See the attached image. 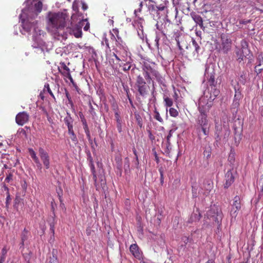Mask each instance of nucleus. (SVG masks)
Returning a JSON list of instances; mask_svg holds the SVG:
<instances>
[{
  "mask_svg": "<svg viewBox=\"0 0 263 263\" xmlns=\"http://www.w3.org/2000/svg\"><path fill=\"white\" fill-rule=\"evenodd\" d=\"M65 26V17L62 13H53L49 16L48 23V30L57 33L59 29H62Z\"/></svg>",
  "mask_w": 263,
  "mask_h": 263,
  "instance_id": "1",
  "label": "nucleus"
},
{
  "mask_svg": "<svg viewBox=\"0 0 263 263\" xmlns=\"http://www.w3.org/2000/svg\"><path fill=\"white\" fill-rule=\"evenodd\" d=\"M205 98H201L199 100L198 109L199 112L198 116L197 122L200 126H207L208 124L207 113L209 112L210 106L204 105Z\"/></svg>",
  "mask_w": 263,
  "mask_h": 263,
  "instance_id": "2",
  "label": "nucleus"
},
{
  "mask_svg": "<svg viewBox=\"0 0 263 263\" xmlns=\"http://www.w3.org/2000/svg\"><path fill=\"white\" fill-rule=\"evenodd\" d=\"M142 69L143 71V76L145 79L149 82L152 80L151 75L154 76L156 80L160 84L163 83V78L160 73L154 68H153L148 63H145L143 65Z\"/></svg>",
  "mask_w": 263,
  "mask_h": 263,
  "instance_id": "3",
  "label": "nucleus"
},
{
  "mask_svg": "<svg viewBox=\"0 0 263 263\" xmlns=\"http://www.w3.org/2000/svg\"><path fill=\"white\" fill-rule=\"evenodd\" d=\"M89 166L92 175L94 185L96 187V190L99 191L101 188H103L106 185L105 176L102 174H100L97 176L92 158H90L89 159Z\"/></svg>",
  "mask_w": 263,
  "mask_h": 263,
  "instance_id": "4",
  "label": "nucleus"
},
{
  "mask_svg": "<svg viewBox=\"0 0 263 263\" xmlns=\"http://www.w3.org/2000/svg\"><path fill=\"white\" fill-rule=\"evenodd\" d=\"M207 216L212 218L213 220L220 224L223 218V213L221 208L217 205L213 204L211 205L210 209L207 212Z\"/></svg>",
  "mask_w": 263,
  "mask_h": 263,
  "instance_id": "5",
  "label": "nucleus"
},
{
  "mask_svg": "<svg viewBox=\"0 0 263 263\" xmlns=\"http://www.w3.org/2000/svg\"><path fill=\"white\" fill-rule=\"evenodd\" d=\"M135 85L140 96L144 97L148 94L150 87L147 84L143 77L140 75L137 77Z\"/></svg>",
  "mask_w": 263,
  "mask_h": 263,
  "instance_id": "6",
  "label": "nucleus"
},
{
  "mask_svg": "<svg viewBox=\"0 0 263 263\" xmlns=\"http://www.w3.org/2000/svg\"><path fill=\"white\" fill-rule=\"evenodd\" d=\"M232 40L225 34L221 35V44L217 45L216 48L219 52L227 53L232 48Z\"/></svg>",
  "mask_w": 263,
  "mask_h": 263,
  "instance_id": "7",
  "label": "nucleus"
},
{
  "mask_svg": "<svg viewBox=\"0 0 263 263\" xmlns=\"http://www.w3.org/2000/svg\"><path fill=\"white\" fill-rule=\"evenodd\" d=\"M241 49H238L236 52L237 60L239 63L243 61L246 58L247 53L250 52L248 49V43L245 40L241 41Z\"/></svg>",
  "mask_w": 263,
  "mask_h": 263,
  "instance_id": "8",
  "label": "nucleus"
},
{
  "mask_svg": "<svg viewBox=\"0 0 263 263\" xmlns=\"http://www.w3.org/2000/svg\"><path fill=\"white\" fill-rule=\"evenodd\" d=\"M115 51L121 57L125 58L128 55V48L123 41L117 40L116 42Z\"/></svg>",
  "mask_w": 263,
  "mask_h": 263,
  "instance_id": "9",
  "label": "nucleus"
},
{
  "mask_svg": "<svg viewBox=\"0 0 263 263\" xmlns=\"http://www.w3.org/2000/svg\"><path fill=\"white\" fill-rule=\"evenodd\" d=\"M241 199L238 196H236L233 199L232 208L230 211V215L232 218H235L237 215L238 212L241 209Z\"/></svg>",
  "mask_w": 263,
  "mask_h": 263,
  "instance_id": "10",
  "label": "nucleus"
},
{
  "mask_svg": "<svg viewBox=\"0 0 263 263\" xmlns=\"http://www.w3.org/2000/svg\"><path fill=\"white\" fill-rule=\"evenodd\" d=\"M234 89L235 95L232 105L234 108H238L240 105V101L243 98V95L241 93L240 86L238 83L234 86Z\"/></svg>",
  "mask_w": 263,
  "mask_h": 263,
  "instance_id": "11",
  "label": "nucleus"
},
{
  "mask_svg": "<svg viewBox=\"0 0 263 263\" xmlns=\"http://www.w3.org/2000/svg\"><path fill=\"white\" fill-rule=\"evenodd\" d=\"M213 183H211L210 181H205L202 184L200 185L199 193L200 195H202V196H208L213 189Z\"/></svg>",
  "mask_w": 263,
  "mask_h": 263,
  "instance_id": "12",
  "label": "nucleus"
},
{
  "mask_svg": "<svg viewBox=\"0 0 263 263\" xmlns=\"http://www.w3.org/2000/svg\"><path fill=\"white\" fill-rule=\"evenodd\" d=\"M60 66L58 67V70L59 72L64 77L68 79L72 83H74L73 78L70 74V70L69 68L66 66L64 62H61L60 63Z\"/></svg>",
  "mask_w": 263,
  "mask_h": 263,
  "instance_id": "13",
  "label": "nucleus"
},
{
  "mask_svg": "<svg viewBox=\"0 0 263 263\" xmlns=\"http://www.w3.org/2000/svg\"><path fill=\"white\" fill-rule=\"evenodd\" d=\"M39 156L46 169L50 167V158L48 153L42 147L39 148Z\"/></svg>",
  "mask_w": 263,
  "mask_h": 263,
  "instance_id": "14",
  "label": "nucleus"
},
{
  "mask_svg": "<svg viewBox=\"0 0 263 263\" xmlns=\"http://www.w3.org/2000/svg\"><path fill=\"white\" fill-rule=\"evenodd\" d=\"M35 17H27L26 20H22V26L24 30L27 32H30L32 28H34L37 24V21H34Z\"/></svg>",
  "mask_w": 263,
  "mask_h": 263,
  "instance_id": "15",
  "label": "nucleus"
},
{
  "mask_svg": "<svg viewBox=\"0 0 263 263\" xmlns=\"http://www.w3.org/2000/svg\"><path fill=\"white\" fill-rule=\"evenodd\" d=\"M29 119V115L26 111L20 112L15 117L16 123L20 126H23L27 123Z\"/></svg>",
  "mask_w": 263,
  "mask_h": 263,
  "instance_id": "16",
  "label": "nucleus"
},
{
  "mask_svg": "<svg viewBox=\"0 0 263 263\" xmlns=\"http://www.w3.org/2000/svg\"><path fill=\"white\" fill-rule=\"evenodd\" d=\"M226 182L224 184L225 189L228 188L234 181V177L231 170H229L225 174Z\"/></svg>",
  "mask_w": 263,
  "mask_h": 263,
  "instance_id": "17",
  "label": "nucleus"
},
{
  "mask_svg": "<svg viewBox=\"0 0 263 263\" xmlns=\"http://www.w3.org/2000/svg\"><path fill=\"white\" fill-rule=\"evenodd\" d=\"M129 251L135 257L138 259H140L141 254L139 251V248L136 243H134L130 245L129 247Z\"/></svg>",
  "mask_w": 263,
  "mask_h": 263,
  "instance_id": "18",
  "label": "nucleus"
},
{
  "mask_svg": "<svg viewBox=\"0 0 263 263\" xmlns=\"http://www.w3.org/2000/svg\"><path fill=\"white\" fill-rule=\"evenodd\" d=\"M28 152L29 153V155L31 156V158L33 159V160L36 164L37 167L39 169L41 170L42 169V164L41 163L39 158L37 157L35 151L32 148H29L28 149Z\"/></svg>",
  "mask_w": 263,
  "mask_h": 263,
  "instance_id": "19",
  "label": "nucleus"
},
{
  "mask_svg": "<svg viewBox=\"0 0 263 263\" xmlns=\"http://www.w3.org/2000/svg\"><path fill=\"white\" fill-rule=\"evenodd\" d=\"M190 14L196 24L198 25L200 28L203 29L204 27L203 26V20L201 16L196 12H192Z\"/></svg>",
  "mask_w": 263,
  "mask_h": 263,
  "instance_id": "20",
  "label": "nucleus"
},
{
  "mask_svg": "<svg viewBox=\"0 0 263 263\" xmlns=\"http://www.w3.org/2000/svg\"><path fill=\"white\" fill-rule=\"evenodd\" d=\"M114 110L115 111V120L117 122L116 126H117L118 131L119 133H121L122 131V121L120 115L117 110L115 109V108L114 109Z\"/></svg>",
  "mask_w": 263,
  "mask_h": 263,
  "instance_id": "21",
  "label": "nucleus"
},
{
  "mask_svg": "<svg viewBox=\"0 0 263 263\" xmlns=\"http://www.w3.org/2000/svg\"><path fill=\"white\" fill-rule=\"evenodd\" d=\"M201 215L199 211L197 209L195 212L193 213L187 220L189 223H192L193 222L198 221L201 218Z\"/></svg>",
  "mask_w": 263,
  "mask_h": 263,
  "instance_id": "22",
  "label": "nucleus"
},
{
  "mask_svg": "<svg viewBox=\"0 0 263 263\" xmlns=\"http://www.w3.org/2000/svg\"><path fill=\"white\" fill-rule=\"evenodd\" d=\"M64 122L67 125L68 129L73 127V119L72 118L69 112H67V116L64 118Z\"/></svg>",
  "mask_w": 263,
  "mask_h": 263,
  "instance_id": "23",
  "label": "nucleus"
},
{
  "mask_svg": "<svg viewBox=\"0 0 263 263\" xmlns=\"http://www.w3.org/2000/svg\"><path fill=\"white\" fill-rule=\"evenodd\" d=\"M111 34V39L112 40H115L116 42L117 40L122 41L121 37L119 36V31L118 29H113L110 32Z\"/></svg>",
  "mask_w": 263,
  "mask_h": 263,
  "instance_id": "24",
  "label": "nucleus"
},
{
  "mask_svg": "<svg viewBox=\"0 0 263 263\" xmlns=\"http://www.w3.org/2000/svg\"><path fill=\"white\" fill-rule=\"evenodd\" d=\"M71 34H73L74 36L77 38H79L82 36V32L81 27L76 26L72 30Z\"/></svg>",
  "mask_w": 263,
  "mask_h": 263,
  "instance_id": "25",
  "label": "nucleus"
},
{
  "mask_svg": "<svg viewBox=\"0 0 263 263\" xmlns=\"http://www.w3.org/2000/svg\"><path fill=\"white\" fill-rule=\"evenodd\" d=\"M28 231L26 229H24L23 232H22V234L21 235V247H24L25 241L27 240L28 239Z\"/></svg>",
  "mask_w": 263,
  "mask_h": 263,
  "instance_id": "26",
  "label": "nucleus"
},
{
  "mask_svg": "<svg viewBox=\"0 0 263 263\" xmlns=\"http://www.w3.org/2000/svg\"><path fill=\"white\" fill-rule=\"evenodd\" d=\"M8 252V249L6 246L3 247L1 250V256H0V263H4L5 261L7 254Z\"/></svg>",
  "mask_w": 263,
  "mask_h": 263,
  "instance_id": "27",
  "label": "nucleus"
},
{
  "mask_svg": "<svg viewBox=\"0 0 263 263\" xmlns=\"http://www.w3.org/2000/svg\"><path fill=\"white\" fill-rule=\"evenodd\" d=\"M68 134L70 135V138L72 142L74 144H77L78 143V139L76 135L74 133L73 127L68 129Z\"/></svg>",
  "mask_w": 263,
  "mask_h": 263,
  "instance_id": "28",
  "label": "nucleus"
},
{
  "mask_svg": "<svg viewBox=\"0 0 263 263\" xmlns=\"http://www.w3.org/2000/svg\"><path fill=\"white\" fill-rule=\"evenodd\" d=\"M163 100H164L165 106L166 107H171L172 106H173V101L172 99H171L167 96H164L163 97Z\"/></svg>",
  "mask_w": 263,
  "mask_h": 263,
  "instance_id": "29",
  "label": "nucleus"
},
{
  "mask_svg": "<svg viewBox=\"0 0 263 263\" xmlns=\"http://www.w3.org/2000/svg\"><path fill=\"white\" fill-rule=\"evenodd\" d=\"M228 161L232 165H234L235 161V153L234 150L231 149L228 156Z\"/></svg>",
  "mask_w": 263,
  "mask_h": 263,
  "instance_id": "30",
  "label": "nucleus"
},
{
  "mask_svg": "<svg viewBox=\"0 0 263 263\" xmlns=\"http://www.w3.org/2000/svg\"><path fill=\"white\" fill-rule=\"evenodd\" d=\"M135 117L137 124L140 128H142L143 126V120L142 117L139 114L136 112L135 113Z\"/></svg>",
  "mask_w": 263,
  "mask_h": 263,
  "instance_id": "31",
  "label": "nucleus"
},
{
  "mask_svg": "<svg viewBox=\"0 0 263 263\" xmlns=\"http://www.w3.org/2000/svg\"><path fill=\"white\" fill-rule=\"evenodd\" d=\"M192 196L193 198H196L198 196H202V195H200L199 193V189L196 185H193L192 187Z\"/></svg>",
  "mask_w": 263,
  "mask_h": 263,
  "instance_id": "32",
  "label": "nucleus"
},
{
  "mask_svg": "<svg viewBox=\"0 0 263 263\" xmlns=\"http://www.w3.org/2000/svg\"><path fill=\"white\" fill-rule=\"evenodd\" d=\"M154 118L160 123L163 122V120L160 115L156 107H155Z\"/></svg>",
  "mask_w": 263,
  "mask_h": 263,
  "instance_id": "33",
  "label": "nucleus"
},
{
  "mask_svg": "<svg viewBox=\"0 0 263 263\" xmlns=\"http://www.w3.org/2000/svg\"><path fill=\"white\" fill-rule=\"evenodd\" d=\"M57 193L58 194V196L59 197V199L60 202L61 203V206L64 205V203H63L62 196H63V190L60 187L58 189H57Z\"/></svg>",
  "mask_w": 263,
  "mask_h": 263,
  "instance_id": "34",
  "label": "nucleus"
},
{
  "mask_svg": "<svg viewBox=\"0 0 263 263\" xmlns=\"http://www.w3.org/2000/svg\"><path fill=\"white\" fill-rule=\"evenodd\" d=\"M169 114L171 117L176 118L179 115L178 110L173 107H171L169 109Z\"/></svg>",
  "mask_w": 263,
  "mask_h": 263,
  "instance_id": "35",
  "label": "nucleus"
},
{
  "mask_svg": "<svg viewBox=\"0 0 263 263\" xmlns=\"http://www.w3.org/2000/svg\"><path fill=\"white\" fill-rule=\"evenodd\" d=\"M43 4L41 1H39L35 4L34 8L37 13L41 12L42 10Z\"/></svg>",
  "mask_w": 263,
  "mask_h": 263,
  "instance_id": "36",
  "label": "nucleus"
},
{
  "mask_svg": "<svg viewBox=\"0 0 263 263\" xmlns=\"http://www.w3.org/2000/svg\"><path fill=\"white\" fill-rule=\"evenodd\" d=\"M46 91H47L54 100L55 99V98L53 92L50 88L49 85L48 83L46 84L44 86V91L45 92Z\"/></svg>",
  "mask_w": 263,
  "mask_h": 263,
  "instance_id": "37",
  "label": "nucleus"
},
{
  "mask_svg": "<svg viewBox=\"0 0 263 263\" xmlns=\"http://www.w3.org/2000/svg\"><path fill=\"white\" fill-rule=\"evenodd\" d=\"M208 83L209 85L211 86H215L216 82L215 80V77L213 74H211L210 76V78L208 80Z\"/></svg>",
  "mask_w": 263,
  "mask_h": 263,
  "instance_id": "38",
  "label": "nucleus"
},
{
  "mask_svg": "<svg viewBox=\"0 0 263 263\" xmlns=\"http://www.w3.org/2000/svg\"><path fill=\"white\" fill-rule=\"evenodd\" d=\"M115 160L118 167H121L122 165V157L120 154H118L115 156Z\"/></svg>",
  "mask_w": 263,
  "mask_h": 263,
  "instance_id": "39",
  "label": "nucleus"
},
{
  "mask_svg": "<svg viewBox=\"0 0 263 263\" xmlns=\"http://www.w3.org/2000/svg\"><path fill=\"white\" fill-rule=\"evenodd\" d=\"M175 130L174 129H171L169 132L168 135L166 137V141H167V148L168 149V147L171 145L170 139L172 136V134L174 133Z\"/></svg>",
  "mask_w": 263,
  "mask_h": 263,
  "instance_id": "40",
  "label": "nucleus"
},
{
  "mask_svg": "<svg viewBox=\"0 0 263 263\" xmlns=\"http://www.w3.org/2000/svg\"><path fill=\"white\" fill-rule=\"evenodd\" d=\"M7 177L5 178V181L7 183H9L13 179V173L11 172H8V173L6 174Z\"/></svg>",
  "mask_w": 263,
  "mask_h": 263,
  "instance_id": "41",
  "label": "nucleus"
},
{
  "mask_svg": "<svg viewBox=\"0 0 263 263\" xmlns=\"http://www.w3.org/2000/svg\"><path fill=\"white\" fill-rule=\"evenodd\" d=\"M192 45L195 48V51L197 54H198L199 51L200 49V46L198 44V43L196 42V41L194 39H192Z\"/></svg>",
  "mask_w": 263,
  "mask_h": 263,
  "instance_id": "42",
  "label": "nucleus"
},
{
  "mask_svg": "<svg viewBox=\"0 0 263 263\" xmlns=\"http://www.w3.org/2000/svg\"><path fill=\"white\" fill-rule=\"evenodd\" d=\"M11 198L10 197V193H7V197L6 198V208H9Z\"/></svg>",
  "mask_w": 263,
  "mask_h": 263,
  "instance_id": "43",
  "label": "nucleus"
},
{
  "mask_svg": "<svg viewBox=\"0 0 263 263\" xmlns=\"http://www.w3.org/2000/svg\"><path fill=\"white\" fill-rule=\"evenodd\" d=\"M261 66V64L260 63L255 67V71L257 74L261 73V72L263 70V67H260Z\"/></svg>",
  "mask_w": 263,
  "mask_h": 263,
  "instance_id": "44",
  "label": "nucleus"
},
{
  "mask_svg": "<svg viewBox=\"0 0 263 263\" xmlns=\"http://www.w3.org/2000/svg\"><path fill=\"white\" fill-rule=\"evenodd\" d=\"M204 157H205L207 159L210 158L211 155V151L210 149H206L203 152Z\"/></svg>",
  "mask_w": 263,
  "mask_h": 263,
  "instance_id": "45",
  "label": "nucleus"
},
{
  "mask_svg": "<svg viewBox=\"0 0 263 263\" xmlns=\"http://www.w3.org/2000/svg\"><path fill=\"white\" fill-rule=\"evenodd\" d=\"M44 112L46 114L47 120L49 123L50 124V126L52 127V125L54 124V122L53 121V119L49 116L46 110H44Z\"/></svg>",
  "mask_w": 263,
  "mask_h": 263,
  "instance_id": "46",
  "label": "nucleus"
},
{
  "mask_svg": "<svg viewBox=\"0 0 263 263\" xmlns=\"http://www.w3.org/2000/svg\"><path fill=\"white\" fill-rule=\"evenodd\" d=\"M49 226H50V231L52 233L53 235H54V226H55V222H54V218H53V221L52 222H50Z\"/></svg>",
  "mask_w": 263,
  "mask_h": 263,
  "instance_id": "47",
  "label": "nucleus"
},
{
  "mask_svg": "<svg viewBox=\"0 0 263 263\" xmlns=\"http://www.w3.org/2000/svg\"><path fill=\"white\" fill-rule=\"evenodd\" d=\"M79 117L81 119V121L82 124L87 123L86 120L83 114L82 113V112L80 111L79 112Z\"/></svg>",
  "mask_w": 263,
  "mask_h": 263,
  "instance_id": "48",
  "label": "nucleus"
},
{
  "mask_svg": "<svg viewBox=\"0 0 263 263\" xmlns=\"http://www.w3.org/2000/svg\"><path fill=\"white\" fill-rule=\"evenodd\" d=\"M133 153L135 156V159H136V164L137 165H139V159H138V154H137V151L136 149V148L135 147H134L133 148Z\"/></svg>",
  "mask_w": 263,
  "mask_h": 263,
  "instance_id": "49",
  "label": "nucleus"
},
{
  "mask_svg": "<svg viewBox=\"0 0 263 263\" xmlns=\"http://www.w3.org/2000/svg\"><path fill=\"white\" fill-rule=\"evenodd\" d=\"M159 172L160 174V181H161V183H163V180H164V176H163V170L162 167H160L159 169Z\"/></svg>",
  "mask_w": 263,
  "mask_h": 263,
  "instance_id": "50",
  "label": "nucleus"
},
{
  "mask_svg": "<svg viewBox=\"0 0 263 263\" xmlns=\"http://www.w3.org/2000/svg\"><path fill=\"white\" fill-rule=\"evenodd\" d=\"M66 96L68 100L69 103L70 104L71 107L73 106V103L71 100V97L68 92H66Z\"/></svg>",
  "mask_w": 263,
  "mask_h": 263,
  "instance_id": "51",
  "label": "nucleus"
},
{
  "mask_svg": "<svg viewBox=\"0 0 263 263\" xmlns=\"http://www.w3.org/2000/svg\"><path fill=\"white\" fill-rule=\"evenodd\" d=\"M130 68H131V65L130 64V63H127L126 64H124L123 68V70L124 71H127L129 70L130 69Z\"/></svg>",
  "mask_w": 263,
  "mask_h": 263,
  "instance_id": "52",
  "label": "nucleus"
},
{
  "mask_svg": "<svg viewBox=\"0 0 263 263\" xmlns=\"http://www.w3.org/2000/svg\"><path fill=\"white\" fill-rule=\"evenodd\" d=\"M251 21H252L251 20H240L239 21V25H241V24L246 25L248 23H251Z\"/></svg>",
  "mask_w": 263,
  "mask_h": 263,
  "instance_id": "53",
  "label": "nucleus"
},
{
  "mask_svg": "<svg viewBox=\"0 0 263 263\" xmlns=\"http://www.w3.org/2000/svg\"><path fill=\"white\" fill-rule=\"evenodd\" d=\"M49 263H58L57 257L53 255L52 257L50 258Z\"/></svg>",
  "mask_w": 263,
  "mask_h": 263,
  "instance_id": "54",
  "label": "nucleus"
},
{
  "mask_svg": "<svg viewBox=\"0 0 263 263\" xmlns=\"http://www.w3.org/2000/svg\"><path fill=\"white\" fill-rule=\"evenodd\" d=\"M124 166H125V167L126 166V168H125V171L126 170V169H129V159L127 157H126L125 159V164H124Z\"/></svg>",
  "mask_w": 263,
  "mask_h": 263,
  "instance_id": "55",
  "label": "nucleus"
},
{
  "mask_svg": "<svg viewBox=\"0 0 263 263\" xmlns=\"http://www.w3.org/2000/svg\"><path fill=\"white\" fill-rule=\"evenodd\" d=\"M156 8L157 10L163 11L165 9V5H164L163 4H161L159 6H156Z\"/></svg>",
  "mask_w": 263,
  "mask_h": 263,
  "instance_id": "56",
  "label": "nucleus"
},
{
  "mask_svg": "<svg viewBox=\"0 0 263 263\" xmlns=\"http://www.w3.org/2000/svg\"><path fill=\"white\" fill-rule=\"evenodd\" d=\"M81 4H82V9L84 11L86 10L88 8V6H87V4L84 2H81Z\"/></svg>",
  "mask_w": 263,
  "mask_h": 263,
  "instance_id": "57",
  "label": "nucleus"
},
{
  "mask_svg": "<svg viewBox=\"0 0 263 263\" xmlns=\"http://www.w3.org/2000/svg\"><path fill=\"white\" fill-rule=\"evenodd\" d=\"M83 126L85 133L89 132V128L87 123L83 124Z\"/></svg>",
  "mask_w": 263,
  "mask_h": 263,
  "instance_id": "58",
  "label": "nucleus"
},
{
  "mask_svg": "<svg viewBox=\"0 0 263 263\" xmlns=\"http://www.w3.org/2000/svg\"><path fill=\"white\" fill-rule=\"evenodd\" d=\"M202 129V131L204 135H207L208 134V131L206 130V126H200Z\"/></svg>",
  "mask_w": 263,
  "mask_h": 263,
  "instance_id": "59",
  "label": "nucleus"
},
{
  "mask_svg": "<svg viewBox=\"0 0 263 263\" xmlns=\"http://www.w3.org/2000/svg\"><path fill=\"white\" fill-rule=\"evenodd\" d=\"M113 56L115 57V58H116V59L118 61H121L122 60V61H125V60L123 58L122 59H121L118 55H117V53H113Z\"/></svg>",
  "mask_w": 263,
  "mask_h": 263,
  "instance_id": "60",
  "label": "nucleus"
},
{
  "mask_svg": "<svg viewBox=\"0 0 263 263\" xmlns=\"http://www.w3.org/2000/svg\"><path fill=\"white\" fill-rule=\"evenodd\" d=\"M21 200L20 197L16 196L14 200V205L18 204Z\"/></svg>",
  "mask_w": 263,
  "mask_h": 263,
  "instance_id": "61",
  "label": "nucleus"
},
{
  "mask_svg": "<svg viewBox=\"0 0 263 263\" xmlns=\"http://www.w3.org/2000/svg\"><path fill=\"white\" fill-rule=\"evenodd\" d=\"M154 156H155V161H156V163L157 164H158L159 163L160 160H159V157H158L156 152H155Z\"/></svg>",
  "mask_w": 263,
  "mask_h": 263,
  "instance_id": "62",
  "label": "nucleus"
},
{
  "mask_svg": "<svg viewBox=\"0 0 263 263\" xmlns=\"http://www.w3.org/2000/svg\"><path fill=\"white\" fill-rule=\"evenodd\" d=\"M91 230L90 228H87L86 230V233L87 235L89 236L91 235Z\"/></svg>",
  "mask_w": 263,
  "mask_h": 263,
  "instance_id": "63",
  "label": "nucleus"
},
{
  "mask_svg": "<svg viewBox=\"0 0 263 263\" xmlns=\"http://www.w3.org/2000/svg\"><path fill=\"white\" fill-rule=\"evenodd\" d=\"M85 134L86 135V137H87V139H88L89 141H90L91 140V136H90V132H86V133H85Z\"/></svg>",
  "mask_w": 263,
  "mask_h": 263,
  "instance_id": "64",
  "label": "nucleus"
}]
</instances>
